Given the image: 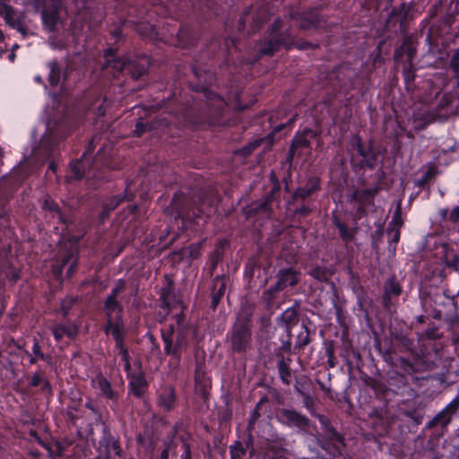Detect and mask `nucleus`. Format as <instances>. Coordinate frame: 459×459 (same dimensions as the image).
Masks as SVG:
<instances>
[{
	"label": "nucleus",
	"mask_w": 459,
	"mask_h": 459,
	"mask_svg": "<svg viewBox=\"0 0 459 459\" xmlns=\"http://www.w3.org/2000/svg\"><path fill=\"white\" fill-rule=\"evenodd\" d=\"M317 417H318L320 423L325 429L328 437L330 439H335V440L342 442V438L341 435L333 428H332L330 426L329 419L324 415H317Z\"/></svg>",
	"instance_id": "obj_37"
},
{
	"label": "nucleus",
	"mask_w": 459,
	"mask_h": 459,
	"mask_svg": "<svg viewBox=\"0 0 459 459\" xmlns=\"http://www.w3.org/2000/svg\"><path fill=\"white\" fill-rule=\"evenodd\" d=\"M29 362L30 364H36L39 360H42L48 364L52 363V357L49 354H46L42 351V347L39 344V341L34 337L33 345L31 348V354H29Z\"/></svg>",
	"instance_id": "obj_25"
},
{
	"label": "nucleus",
	"mask_w": 459,
	"mask_h": 459,
	"mask_svg": "<svg viewBox=\"0 0 459 459\" xmlns=\"http://www.w3.org/2000/svg\"><path fill=\"white\" fill-rule=\"evenodd\" d=\"M256 102V99L255 98H251L248 101V103H243L242 100H241V96L240 95H237L236 96V108L238 110H246V109H248L249 108H251L255 103Z\"/></svg>",
	"instance_id": "obj_55"
},
{
	"label": "nucleus",
	"mask_w": 459,
	"mask_h": 459,
	"mask_svg": "<svg viewBox=\"0 0 459 459\" xmlns=\"http://www.w3.org/2000/svg\"><path fill=\"white\" fill-rule=\"evenodd\" d=\"M152 126L149 122H143L141 119L135 124L133 134L136 137H141L144 133L151 132Z\"/></svg>",
	"instance_id": "obj_47"
},
{
	"label": "nucleus",
	"mask_w": 459,
	"mask_h": 459,
	"mask_svg": "<svg viewBox=\"0 0 459 459\" xmlns=\"http://www.w3.org/2000/svg\"><path fill=\"white\" fill-rule=\"evenodd\" d=\"M74 258V253L71 250L65 251V254L51 264V273L55 280L60 283L64 281L63 272L65 267Z\"/></svg>",
	"instance_id": "obj_21"
},
{
	"label": "nucleus",
	"mask_w": 459,
	"mask_h": 459,
	"mask_svg": "<svg viewBox=\"0 0 459 459\" xmlns=\"http://www.w3.org/2000/svg\"><path fill=\"white\" fill-rule=\"evenodd\" d=\"M78 332L77 325L70 321L56 324L52 328V333L56 342L61 341L65 335L70 339H74L78 335Z\"/></svg>",
	"instance_id": "obj_18"
},
{
	"label": "nucleus",
	"mask_w": 459,
	"mask_h": 459,
	"mask_svg": "<svg viewBox=\"0 0 459 459\" xmlns=\"http://www.w3.org/2000/svg\"><path fill=\"white\" fill-rule=\"evenodd\" d=\"M387 234L389 235V243L390 246L394 244L393 249H395V245L398 243L400 239V230L397 228H387Z\"/></svg>",
	"instance_id": "obj_53"
},
{
	"label": "nucleus",
	"mask_w": 459,
	"mask_h": 459,
	"mask_svg": "<svg viewBox=\"0 0 459 459\" xmlns=\"http://www.w3.org/2000/svg\"><path fill=\"white\" fill-rule=\"evenodd\" d=\"M185 199L186 197L183 194H175L171 201V206L177 211V217L180 218L183 221H194L193 216L188 212H185L182 206V201Z\"/></svg>",
	"instance_id": "obj_28"
},
{
	"label": "nucleus",
	"mask_w": 459,
	"mask_h": 459,
	"mask_svg": "<svg viewBox=\"0 0 459 459\" xmlns=\"http://www.w3.org/2000/svg\"><path fill=\"white\" fill-rule=\"evenodd\" d=\"M310 380L306 377H301L299 380H297L295 384V390L299 393L304 400H310L309 391H310Z\"/></svg>",
	"instance_id": "obj_34"
},
{
	"label": "nucleus",
	"mask_w": 459,
	"mask_h": 459,
	"mask_svg": "<svg viewBox=\"0 0 459 459\" xmlns=\"http://www.w3.org/2000/svg\"><path fill=\"white\" fill-rule=\"evenodd\" d=\"M42 209L44 211H48L53 213L54 217H56L58 221L63 224H67V219L64 212H62L59 204L50 197H47L43 204Z\"/></svg>",
	"instance_id": "obj_26"
},
{
	"label": "nucleus",
	"mask_w": 459,
	"mask_h": 459,
	"mask_svg": "<svg viewBox=\"0 0 459 459\" xmlns=\"http://www.w3.org/2000/svg\"><path fill=\"white\" fill-rule=\"evenodd\" d=\"M273 13V10L267 4L261 6L251 5L246 8L240 15L238 30L242 34H255L262 29L263 25Z\"/></svg>",
	"instance_id": "obj_5"
},
{
	"label": "nucleus",
	"mask_w": 459,
	"mask_h": 459,
	"mask_svg": "<svg viewBox=\"0 0 459 459\" xmlns=\"http://www.w3.org/2000/svg\"><path fill=\"white\" fill-rule=\"evenodd\" d=\"M105 65L115 77L128 76L138 80L148 72L149 60L146 57H120L117 48H108L104 52Z\"/></svg>",
	"instance_id": "obj_4"
},
{
	"label": "nucleus",
	"mask_w": 459,
	"mask_h": 459,
	"mask_svg": "<svg viewBox=\"0 0 459 459\" xmlns=\"http://www.w3.org/2000/svg\"><path fill=\"white\" fill-rule=\"evenodd\" d=\"M175 318L177 326L169 324L160 330V336L164 344V354L179 362L182 351L187 348L194 330L191 325L183 323L185 319L183 312L177 314Z\"/></svg>",
	"instance_id": "obj_3"
},
{
	"label": "nucleus",
	"mask_w": 459,
	"mask_h": 459,
	"mask_svg": "<svg viewBox=\"0 0 459 459\" xmlns=\"http://www.w3.org/2000/svg\"><path fill=\"white\" fill-rule=\"evenodd\" d=\"M137 366L138 369L136 371H133L132 368H130L129 372L126 373L129 379L130 392L135 398L140 399L145 392L148 385L145 374L142 369V362L140 360L137 362Z\"/></svg>",
	"instance_id": "obj_9"
},
{
	"label": "nucleus",
	"mask_w": 459,
	"mask_h": 459,
	"mask_svg": "<svg viewBox=\"0 0 459 459\" xmlns=\"http://www.w3.org/2000/svg\"><path fill=\"white\" fill-rule=\"evenodd\" d=\"M183 453L180 459H192L191 447L188 442L182 440Z\"/></svg>",
	"instance_id": "obj_58"
},
{
	"label": "nucleus",
	"mask_w": 459,
	"mask_h": 459,
	"mask_svg": "<svg viewBox=\"0 0 459 459\" xmlns=\"http://www.w3.org/2000/svg\"><path fill=\"white\" fill-rule=\"evenodd\" d=\"M279 373L282 382L287 384V361L284 357L279 361Z\"/></svg>",
	"instance_id": "obj_56"
},
{
	"label": "nucleus",
	"mask_w": 459,
	"mask_h": 459,
	"mask_svg": "<svg viewBox=\"0 0 459 459\" xmlns=\"http://www.w3.org/2000/svg\"><path fill=\"white\" fill-rule=\"evenodd\" d=\"M252 324L249 316L238 318L232 329L228 333L231 344L232 351L238 354H244L252 346Z\"/></svg>",
	"instance_id": "obj_6"
},
{
	"label": "nucleus",
	"mask_w": 459,
	"mask_h": 459,
	"mask_svg": "<svg viewBox=\"0 0 459 459\" xmlns=\"http://www.w3.org/2000/svg\"><path fill=\"white\" fill-rule=\"evenodd\" d=\"M226 276L224 274L222 275H217L213 279V290L212 294V300H211V309L215 311L217 309V307L219 306L221 299L223 298L226 290V281H225Z\"/></svg>",
	"instance_id": "obj_19"
},
{
	"label": "nucleus",
	"mask_w": 459,
	"mask_h": 459,
	"mask_svg": "<svg viewBox=\"0 0 459 459\" xmlns=\"http://www.w3.org/2000/svg\"><path fill=\"white\" fill-rule=\"evenodd\" d=\"M69 266L66 270V277L70 278L76 272L78 267V258H74L73 261L69 263Z\"/></svg>",
	"instance_id": "obj_61"
},
{
	"label": "nucleus",
	"mask_w": 459,
	"mask_h": 459,
	"mask_svg": "<svg viewBox=\"0 0 459 459\" xmlns=\"http://www.w3.org/2000/svg\"><path fill=\"white\" fill-rule=\"evenodd\" d=\"M41 17L43 23L49 27L50 30H54L56 26L59 19V12L57 8L43 9L41 11Z\"/></svg>",
	"instance_id": "obj_32"
},
{
	"label": "nucleus",
	"mask_w": 459,
	"mask_h": 459,
	"mask_svg": "<svg viewBox=\"0 0 459 459\" xmlns=\"http://www.w3.org/2000/svg\"><path fill=\"white\" fill-rule=\"evenodd\" d=\"M449 66L454 73L455 78L457 79V85L459 86V47L454 50L450 58Z\"/></svg>",
	"instance_id": "obj_43"
},
{
	"label": "nucleus",
	"mask_w": 459,
	"mask_h": 459,
	"mask_svg": "<svg viewBox=\"0 0 459 459\" xmlns=\"http://www.w3.org/2000/svg\"><path fill=\"white\" fill-rule=\"evenodd\" d=\"M447 111L436 114L433 111H429L426 108H422L419 110L417 113L413 115V126L417 130L424 129L429 123L435 121L437 117H446L447 115Z\"/></svg>",
	"instance_id": "obj_17"
},
{
	"label": "nucleus",
	"mask_w": 459,
	"mask_h": 459,
	"mask_svg": "<svg viewBox=\"0 0 459 459\" xmlns=\"http://www.w3.org/2000/svg\"><path fill=\"white\" fill-rule=\"evenodd\" d=\"M229 404L230 403H225L226 406L218 412V418L221 425L228 423L231 420L232 409L229 407Z\"/></svg>",
	"instance_id": "obj_49"
},
{
	"label": "nucleus",
	"mask_w": 459,
	"mask_h": 459,
	"mask_svg": "<svg viewBox=\"0 0 459 459\" xmlns=\"http://www.w3.org/2000/svg\"><path fill=\"white\" fill-rule=\"evenodd\" d=\"M378 192V188H370V189H356L352 192L351 195V201L358 203L361 205H365L370 204Z\"/></svg>",
	"instance_id": "obj_24"
},
{
	"label": "nucleus",
	"mask_w": 459,
	"mask_h": 459,
	"mask_svg": "<svg viewBox=\"0 0 459 459\" xmlns=\"http://www.w3.org/2000/svg\"><path fill=\"white\" fill-rule=\"evenodd\" d=\"M101 433L102 436L99 443L100 446L105 449L104 459H110L112 451H114L116 455L123 454L119 440L111 434L109 428L105 423L101 424Z\"/></svg>",
	"instance_id": "obj_10"
},
{
	"label": "nucleus",
	"mask_w": 459,
	"mask_h": 459,
	"mask_svg": "<svg viewBox=\"0 0 459 459\" xmlns=\"http://www.w3.org/2000/svg\"><path fill=\"white\" fill-rule=\"evenodd\" d=\"M437 173V168L435 165H430L424 175L417 181V186L420 187L424 186V185L429 182Z\"/></svg>",
	"instance_id": "obj_46"
},
{
	"label": "nucleus",
	"mask_w": 459,
	"mask_h": 459,
	"mask_svg": "<svg viewBox=\"0 0 459 459\" xmlns=\"http://www.w3.org/2000/svg\"><path fill=\"white\" fill-rule=\"evenodd\" d=\"M275 192H278L277 187H273L269 195H266L264 200L252 204L248 208L247 213V216H264L270 217L272 213V201L274 198Z\"/></svg>",
	"instance_id": "obj_15"
},
{
	"label": "nucleus",
	"mask_w": 459,
	"mask_h": 459,
	"mask_svg": "<svg viewBox=\"0 0 459 459\" xmlns=\"http://www.w3.org/2000/svg\"><path fill=\"white\" fill-rule=\"evenodd\" d=\"M30 387H39L45 396L51 394V385L46 377L45 371L39 369L30 377L29 381Z\"/></svg>",
	"instance_id": "obj_22"
},
{
	"label": "nucleus",
	"mask_w": 459,
	"mask_h": 459,
	"mask_svg": "<svg viewBox=\"0 0 459 459\" xmlns=\"http://www.w3.org/2000/svg\"><path fill=\"white\" fill-rule=\"evenodd\" d=\"M321 22H322V19L317 15V13H312L307 14L305 16L301 26L304 29H310L312 27H319Z\"/></svg>",
	"instance_id": "obj_41"
},
{
	"label": "nucleus",
	"mask_w": 459,
	"mask_h": 459,
	"mask_svg": "<svg viewBox=\"0 0 459 459\" xmlns=\"http://www.w3.org/2000/svg\"><path fill=\"white\" fill-rule=\"evenodd\" d=\"M354 146L359 152V154L362 157L360 160L361 167L374 168L376 164L377 156L372 152L370 146H364L362 144L361 138L359 136L354 137Z\"/></svg>",
	"instance_id": "obj_16"
},
{
	"label": "nucleus",
	"mask_w": 459,
	"mask_h": 459,
	"mask_svg": "<svg viewBox=\"0 0 459 459\" xmlns=\"http://www.w3.org/2000/svg\"><path fill=\"white\" fill-rule=\"evenodd\" d=\"M229 241L226 238H221L215 244V247L212 252L210 254L209 264H210V274L211 276L213 274L216 270L219 263L221 262L224 255V251L226 247L229 246Z\"/></svg>",
	"instance_id": "obj_20"
},
{
	"label": "nucleus",
	"mask_w": 459,
	"mask_h": 459,
	"mask_svg": "<svg viewBox=\"0 0 459 459\" xmlns=\"http://www.w3.org/2000/svg\"><path fill=\"white\" fill-rule=\"evenodd\" d=\"M178 431V424L173 426L171 436L168 441L164 444V448L161 450L159 459H169V454L172 452V455H177V444L174 441V437Z\"/></svg>",
	"instance_id": "obj_30"
},
{
	"label": "nucleus",
	"mask_w": 459,
	"mask_h": 459,
	"mask_svg": "<svg viewBox=\"0 0 459 459\" xmlns=\"http://www.w3.org/2000/svg\"><path fill=\"white\" fill-rule=\"evenodd\" d=\"M201 244H192L189 246V255L191 258L195 259L200 255Z\"/></svg>",
	"instance_id": "obj_62"
},
{
	"label": "nucleus",
	"mask_w": 459,
	"mask_h": 459,
	"mask_svg": "<svg viewBox=\"0 0 459 459\" xmlns=\"http://www.w3.org/2000/svg\"><path fill=\"white\" fill-rule=\"evenodd\" d=\"M65 417L68 422L76 425V421L82 417L81 410L77 406H68Z\"/></svg>",
	"instance_id": "obj_42"
},
{
	"label": "nucleus",
	"mask_w": 459,
	"mask_h": 459,
	"mask_svg": "<svg viewBox=\"0 0 459 459\" xmlns=\"http://www.w3.org/2000/svg\"><path fill=\"white\" fill-rule=\"evenodd\" d=\"M287 286V268H281L278 273L277 282L270 287L264 293V299L266 300L267 308L273 309L274 307H278V301L276 300V295L281 290Z\"/></svg>",
	"instance_id": "obj_12"
},
{
	"label": "nucleus",
	"mask_w": 459,
	"mask_h": 459,
	"mask_svg": "<svg viewBox=\"0 0 459 459\" xmlns=\"http://www.w3.org/2000/svg\"><path fill=\"white\" fill-rule=\"evenodd\" d=\"M264 403H255V407L253 410L248 423H247V429L250 430V429H255V425L257 421V420L260 417V411Z\"/></svg>",
	"instance_id": "obj_52"
},
{
	"label": "nucleus",
	"mask_w": 459,
	"mask_h": 459,
	"mask_svg": "<svg viewBox=\"0 0 459 459\" xmlns=\"http://www.w3.org/2000/svg\"><path fill=\"white\" fill-rule=\"evenodd\" d=\"M402 292L401 286L394 280L390 279L386 281L385 285V303L387 305V302L390 300L393 296H399Z\"/></svg>",
	"instance_id": "obj_33"
},
{
	"label": "nucleus",
	"mask_w": 459,
	"mask_h": 459,
	"mask_svg": "<svg viewBox=\"0 0 459 459\" xmlns=\"http://www.w3.org/2000/svg\"><path fill=\"white\" fill-rule=\"evenodd\" d=\"M211 380L205 372V366L201 362H197L195 370V383Z\"/></svg>",
	"instance_id": "obj_48"
},
{
	"label": "nucleus",
	"mask_w": 459,
	"mask_h": 459,
	"mask_svg": "<svg viewBox=\"0 0 459 459\" xmlns=\"http://www.w3.org/2000/svg\"><path fill=\"white\" fill-rule=\"evenodd\" d=\"M253 430H254V429H250V430L247 429L245 431V437H243L242 442H243L245 447H247V450L248 448L253 447V444H254V438H253V435H252Z\"/></svg>",
	"instance_id": "obj_57"
},
{
	"label": "nucleus",
	"mask_w": 459,
	"mask_h": 459,
	"mask_svg": "<svg viewBox=\"0 0 459 459\" xmlns=\"http://www.w3.org/2000/svg\"><path fill=\"white\" fill-rule=\"evenodd\" d=\"M448 221L453 223H456L459 221V205L455 206L448 215Z\"/></svg>",
	"instance_id": "obj_64"
},
{
	"label": "nucleus",
	"mask_w": 459,
	"mask_h": 459,
	"mask_svg": "<svg viewBox=\"0 0 459 459\" xmlns=\"http://www.w3.org/2000/svg\"><path fill=\"white\" fill-rule=\"evenodd\" d=\"M47 66L49 68L48 82L51 87L56 88L60 82L62 67L56 59L48 62Z\"/></svg>",
	"instance_id": "obj_29"
},
{
	"label": "nucleus",
	"mask_w": 459,
	"mask_h": 459,
	"mask_svg": "<svg viewBox=\"0 0 459 459\" xmlns=\"http://www.w3.org/2000/svg\"><path fill=\"white\" fill-rule=\"evenodd\" d=\"M402 225H403V220H402V216H401V210H400V206H398L396 208L394 214L392 218V221L389 222L387 228H397L400 230Z\"/></svg>",
	"instance_id": "obj_54"
},
{
	"label": "nucleus",
	"mask_w": 459,
	"mask_h": 459,
	"mask_svg": "<svg viewBox=\"0 0 459 459\" xmlns=\"http://www.w3.org/2000/svg\"><path fill=\"white\" fill-rule=\"evenodd\" d=\"M212 387L211 380H204L203 382L195 383V394L204 400V402H207L209 400L210 389Z\"/></svg>",
	"instance_id": "obj_36"
},
{
	"label": "nucleus",
	"mask_w": 459,
	"mask_h": 459,
	"mask_svg": "<svg viewBox=\"0 0 459 459\" xmlns=\"http://www.w3.org/2000/svg\"><path fill=\"white\" fill-rule=\"evenodd\" d=\"M312 130H306L300 134H298L292 141L291 148L296 149L298 147H305L308 145L307 134H312Z\"/></svg>",
	"instance_id": "obj_45"
},
{
	"label": "nucleus",
	"mask_w": 459,
	"mask_h": 459,
	"mask_svg": "<svg viewBox=\"0 0 459 459\" xmlns=\"http://www.w3.org/2000/svg\"><path fill=\"white\" fill-rule=\"evenodd\" d=\"M289 425L290 423L295 424L298 427H305L307 425V420L305 417L299 416L294 411H289Z\"/></svg>",
	"instance_id": "obj_51"
},
{
	"label": "nucleus",
	"mask_w": 459,
	"mask_h": 459,
	"mask_svg": "<svg viewBox=\"0 0 459 459\" xmlns=\"http://www.w3.org/2000/svg\"><path fill=\"white\" fill-rule=\"evenodd\" d=\"M205 100L194 101L182 108V117L186 124L193 128L215 127L226 125L227 104L222 97L202 86Z\"/></svg>",
	"instance_id": "obj_1"
},
{
	"label": "nucleus",
	"mask_w": 459,
	"mask_h": 459,
	"mask_svg": "<svg viewBox=\"0 0 459 459\" xmlns=\"http://www.w3.org/2000/svg\"><path fill=\"white\" fill-rule=\"evenodd\" d=\"M97 386L101 394L108 400L117 399V393L112 389L110 382L101 374L96 377Z\"/></svg>",
	"instance_id": "obj_27"
},
{
	"label": "nucleus",
	"mask_w": 459,
	"mask_h": 459,
	"mask_svg": "<svg viewBox=\"0 0 459 459\" xmlns=\"http://www.w3.org/2000/svg\"><path fill=\"white\" fill-rule=\"evenodd\" d=\"M126 281L124 279H118L106 299H118V296L126 290Z\"/></svg>",
	"instance_id": "obj_44"
},
{
	"label": "nucleus",
	"mask_w": 459,
	"mask_h": 459,
	"mask_svg": "<svg viewBox=\"0 0 459 459\" xmlns=\"http://www.w3.org/2000/svg\"><path fill=\"white\" fill-rule=\"evenodd\" d=\"M224 47L226 48L227 56L230 55L231 48H237L238 40L235 38L227 37L224 39Z\"/></svg>",
	"instance_id": "obj_59"
},
{
	"label": "nucleus",
	"mask_w": 459,
	"mask_h": 459,
	"mask_svg": "<svg viewBox=\"0 0 459 459\" xmlns=\"http://www.w3.org/2000/svg\"><path fill=\"white\" fill-rule=\"evenodd\" d=\"M405 414H406V416L411 418L417 425L421 423L423 415L420 411H406Z\"/></svg>",
	"instance_id": "obj_60"
},
{
	"label": "nucleus",
	"mask_w": 459,
	"mask_h": 459,
	"mask_svg": "<svg viewBox=\"0 0 459 459\" xmlns=\"http://www.w3.org/2000/svg\"><path fill=\"white\" fill-rule=\"evenodd\" d=\"M310 275L319 281L326 282L330 280L332 273L325 267L316 266L310 271Z\"/></svg>",
	"instance_id": "obj_38"
},
{
	"label": "nucleus",
	"mask_w": 459,
	"mask_h": 459,
	"mask_svg": "<svg viewBox=\"0 0 459 459\" xmlns=\"http://www.w3.org/2000/svg\"><path fill=\"white\" fill-rule=\"evenodd\" d=\"M283 21L277 18L262 38L249 48L247 56L243 59V65L251 67L265 57L273 56L282 48H286L287 31L283 30Z\"/></svg>",
	"instance_id": "obj_2"
},
{
	"label": "nucleus",
	"mask_w": 459,
	"mask_h": 459,
	"mask_svg": "<svg viewBox=\"0 0 459 459\" xmlns=\"http://www.w3.org/2000/svg\"><path fill=\"white\" fill-rule=\"evenodd\" d=\"M403 77L407 85L411 84L415 78V70L412 63H407L403 67Z\"/></svg>",
	"instance_id": "obj_50"
},
{
	"label": "nucleus",
	"mask_w": 459,
	"mask_h": 459,
	"mask_svg": "<svg viewBox=\"0 0 459 459\" xmlns=\"http://www.w3.org/2000/svg\"><path fill=\"white\" fill-rule=\"evenodd\" d=\"M247 453V447L240 440H236L230 446V459H238L244 456Z\"/></svg>",
	"instance_id": "obj_39"
},
{
	"label": "nucleus",
	"mask_w": 459,
	"mask_h": 459,
	"mask_svg": "<svg viewBox=\"0 0 459 459\" xmlns=\"http://www.w3.org/2000/svg\"><path fill=\"white\" fill-rule=\"evenodd\" d=\"M95 150L94 139H91L80 159L74 160L70 163V170L73 178L80 180L90 173L94 161L91 160V155Z\"/></svg>",
	"instance_id": "obj_8"
},
{
	"label": "nucleus",
	"mask_w": 459,
	"mask_h": 459,
	"mask_svg": "<svg viewBox=\"0 0 459 459\" xmlns=\"http://www.w3.org/2000/svg\"><path fill=\"white\" fill-rule=\"evenodd\" d=\"M455 404L456 403H450L445 411H441L437 416H435L432 419V420L429 422V427H432L437 424H441L442 426H446L451 420L450 416H447V410L449 407H452V410L455 409L456 406H454Z\"/></svg>",
	"instance_id": "obj_40"
},
{
	"label": "nucleus",
	"mask_w": 459,
	"mask_h": 459,
	"mask_svg": "<svg viewBox=\"0 0 459 459\" xmlns=\"http://www.w3.org/2000/svg\"><path fill=\"white\" fill-rule=\"evenodd\" d=\"M103 311L106 318L103 331L106 335L109 334L110 330L125 328L124 307L118 299H105Z\"/></svg>",
	"instance_id": "obj_7"
},
{
	"label": "nucleus",
	"mask_w": 459,
	"mask_h": 459,
	"mask_svg": "<svg viewBox=\"0 0 459 459\" xmlns=\"http://www.w3.org/2000/svg\"><path fill=\"white\" fill-rule=\"evenodd\" d=\"M115 342V348L118 351V355L121 356V360L124 362L125 372H129L131 368L130 355L128 349L125 343L126 332L125 328H117L109 331Z\"/></svg>",
	"instance_id": "obj_11"
},
{
	"label": "nucleus",
	"mask_w": 459,
	"mask_h": 459,
	"mask_svg": "<svg viewBox=\"0 0 459 459\" xmlns=\"http://www.w3.org/2000/svg\"><path fill=\"white\" fill-rule=\"evenodd\" d=\"M317 188H318V180L316 178H313V179L309 180V182L304 187L299 188L295 192L294 197L295 198L299 197L301 199H304V198L309 196Z\"/></svg>",
	"instance_id": "obj_35"
},
{
	"label": "nucleus",
	"mask_w": 459,
	"mask_h": 459,
	"mask_svg": "<svg viewBox=\"0 0 459 459\" xmlns=\"http://www.w3.org/2000/svg\"><path fill=\"white\" fill-rule=\"evenodd\" d=\"M415 53L416 48L410 43L409 39H405L403 45L395 50L394 59L398 60L405 55L407 57V63H412Z\"/></svg>",
	"instance_id": "obj_31"
},
{
	"label": "nucleus",
	"mask_w": 459,
	"mask_h": 459,
	"mask_svg": "<svg viewBox=\"0 0 459 459\" xmlns=\"http://www.w3.org/2000/svg\"><path fill=\"white\" fill-rule=\"evenodd\" d=\"M160 307L169 312L181 304L180 299L177 296L174 290L173 281L169 279L167 283L161 287L160 293Z\"/></svg>",
	"instance_id": "obj_13"
},
{
	"label": "nucleus",
	"mask_w": 459,
	"mask_h": 459,
	"mask_svg": "<svg viewBox=\"0 0 459 459\" xmlns=\"http://www.w3.org/2000/svg\"><path fill=\"white\" fill-rule=\"evenodd\" d=\"M199 36L198 30L189 23L181 24L177 34L178 43L183 48L196 46L199 41Z\"/></svg>",
	"instance_id": "obj_14"
},
{
	"label": "nucleus",
	"mask_w": 459,
	"mask_h": 459,
	"mask_svg": "<svg viewBox=\"0 0 459 459\" xmlns=\"http://www.w3.org/2000/svg\"><path fill=\"white\" fill-rule=\"evenodd\" d=\"M258 146H259V143L254 142V143H251L248 145L243 147L240 152L243 155H249Z\"/></svg>",
	"instance_id": "obj_63"
},
{
	"label": "nucleus",
	"mask_w": 459,
	"mask_h": 459,
	"mask_svg": "<svg viewBox=\"0 0 459 459\" xmlns=\"http://www.w3.org/2000/svg\"><path fill=\"white\" fill-rule=\"evenodd\" d=\"M134 197V195L130 190L129 184L123 194L109 196L102 204L108 208V210L113 212L121 203L124 201H131Z\"/></svg>",
	"instance_id": "obj_23"
}]
</instances>
